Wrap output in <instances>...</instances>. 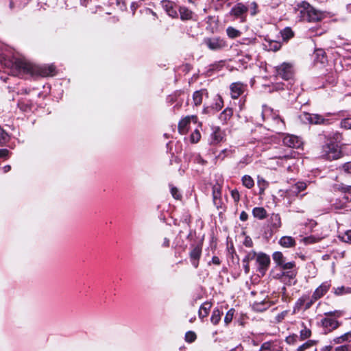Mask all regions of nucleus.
<instances>
[{
	"mask_svg": "<svg viewBox=\"0 0 351 351\" xmlns=\"http://www.w3.org/2000/svg\"><path fill=\"white\" fill-rule=\"evenodd\" d=\"M15 66L20 71L27 73H38L44 77L53 76L56 74V67L52 64L38 67L24 60H17L15 62Z\"/></svg>",
	"mask_w": 351,
	"mask_h": 351,
	"instance_id": "nucleus-1",
	"label": "nucleus"
},
{
	"mask_svg": "<svg viewBox=\"0 0 351 351\" xmlns=\"http://www.w3.org/2000/svg\"><path fill=\"white\" fill-rule=\"evenodd\" d=\"M297 12L301 21L308 22H317L323 19L324 14L322 12L316 10L308 3L302 1L298 5Z\"/></svg>",
	"mask_w": 351,
	"mask_h": 351,
	"instance_id": "nucleus-2",
	"label": "nucleus"
},
{
	"mask_svg": "<svg viewBox=\"0 0 351 351\" xmlns=\"http://www.w3.org/2000/svg\"><path fill=\"white\" fill-rule=\"evenodd\" d=\"M261 114L263 120L271 121V126L274 131L280 132L285 128L284 121L269 107L263 106Z\"/></svg>",
	"mask_w": 351,
	"mask_h": 351,
	"instance_id": "nucleus-3",
	"label": "nucleus"
},
{
	"mask_svg": "<svg viewBox=\"0 0 351 351\" xmlns=\"http://www.w3.org/2000/svg\"><path fill=\"white\" fill-rule=\"evenodd\" d=\"M341 156V152L335 143L326 144L323 147L322 156L327 160H332L338 159Z\"/></svg>",
	"mask_w": 351,
	"mask_h": 351,
	"instance_id": "nucleus-4",
	"label": "nucleus"
},
{
	"mask_svg": "<svg viewBox=\"0 0 351 351\" xmlns=\"http://www.w3.org/2000/svg\"><path fill=\"white\" fill-rule=\"evenodd\" d=\"M257 265V271L262 275H265L270 265V257L263 252L256 254L255 258Z\"/></svg>",
	"mask_w": 351,
	"mask_h": 351,
	"instance_id": "nucleus-5",
	"label": "nucleus"
},
{
	"mask_svg": "<svg viewBox=\"0 0 351 351\" xmlns=\"http://www.w3.org/2000/svg\"><path fill=\"white\" fill-rule=\"evenodd\" d=\"M300 119L304 123L324 124L327 120L318 114H311L306 112H302L299 116Z\"/></svg>",
	"mask_w": 351,
	"mask_h": 351,
	"instance_id": "nucleus-6",
	"label": "nucleus"
},
{
	"mask_svg": "<svg viewBox=\"0 0 351 351\" xmlns=\"http://www.w3.org/2000/svg\"><path fill=\"white\" fill-rule=\"evenodd\" d=\"M272 258L277 266L282 270H290L295 266V263L293 261L286 262L285 257L280 252H275L272 254Z\"/></svg>",
	"mask_w": 351,
	"mask_h": 351,
	"instance_id": "nucleus-7",
	"label": "nucleus"
},
{
	"mask_svg": "<svg viewBox=\"0 0 351 351\" xmlns=\"http://www.w3.org/2000/svg\"><path fill=\"white\" fill-rule=\"evenodd\" d=\"M248 11V7L243 3H237L230 10L229 14L235 19H239L241 21H244L246 14Z\"/></svg>",
	"mask_w": 351,
	"mask_h": 351,
	"instance_id": "nucleus-8",
	"label": "nucleus"
},
{
	"mask_svg": "<svg viewBox=\"0 0 351 351\" xmlns=\"http://www.w3.org/2000/svg\"><path fill=\"white\" fill-rule=\"evenodd\" d=\"M204 43L213 51L220 50L227 46L226 42L219 37L205 38Z\"/></svg>",
	"mask_w": 351,
	"mask_h": 351,
	"instance_id": "nucleus-9",
	"label": "nucleus"
},
{
	"mask_svg": "<svg viewBox=\"0 0 351 351\" xmlns=\"http://www.w3.org/2000/svg\"><path fill=\"white\" fill-rule=\"evenodd\" d=\"M283 144L289 147L298 148L302 145V141L299 137L295 135L286 134L282 138Z\"/></svg>",
	"mask_w": 351,
	"mask_h": 351,
	"instance_id": "nucleus-10",
	"label": "nucleus"
},
{
	"mask_svg": "<svg viewBox=\"0 0 351 351\" xmlns=\"http://www.w3.org/2000/svg\"><path fill=\"white\" fill-rule=\"evenodd\" d=\"M331 283L330 281H325L322 282L313 292V300H319L322 298L330 289Z\"/></svg>",
	"mask_w": 351,
	"mask_h": 351,
	"instance_id": "nucleus-11",
	"label": "nucleus"
},
{
	"mask_svg": "<svg viewBox=\"0 0 351 351\" xmlns=\"http://www.w3.org/2000/svg\"><path fill=\"white\" fill-rule=\"evenodd\" d=\"M191 120H193L194 122H197V116L192 115L191 117H186L185 118L180 120V121L178 123V131L180 134H184L187 132L189 125Z\"/></svg>",
	"mask_w": 351,
	"mask_h": 351,
	"instance_id": "nucleus-12",
	"label": "nucleus"
},
{
	"mask_svg": "<svg viewBox=\"0 0 351 351\" xmlns=\"http://www.w3.org/2000/svg\"><path fill=\"white\" fill-rule=\"evenodd\" d=\"M202 254V247L197 245L193 247L191 250L189 256L192 265L195 268H197L199 265V261Z\"/></svg>",
	"mask_w": 351,
	"mask_h": 351,
	"instance_id": "nucleus-13",
	"label": "nucleus"
},
{
	"mask_svg": "<svg viewBox=\"0 0 351 351\" xmlns=\"http://www.w3.org/2000/svg\"><path fill=\"white\" fill-rule=\"evenodd\" d=\"M277 73L285 80H289L292 75L291 66L290 64L283 63L277 67Z\"/></svg>",
	"mask_w": 351,
	"mask_h": 351,
	"instance_id": "nucleus-14",
	"label": "nucleus"
},
{
	"mask_svg": "<svg viewBox=\"0 0 351 351\" xmlns=\"http://www.w3.org/2000/svg\"><path fill=\"white\" fill-rule=\"evenodd\" d=\"M231 96L233 99H237L244 91V86L239 82L232 83L230 85Z\"/></svg>",
	"mask_w": 351,
	"mask_h": 351,
	"instance_id": "nucleus-15",
	"label": "nucleus"
},
{
	"mask_svg": "<svg viewBox=\"0 0 351 351\" xmlns=\"http://www.w3.org/2000/svg\"><path fill=\"white\" fill-rule=\"evenodd\" d=\"M221 187L219 185H214L213 187V200L215 206L219 208L221 206Z\"/></svg>",
	"mask_w": 351,
	"mask_h": 351,
	"instance_id": "nucleus-16",
	"label": "nucleus"
},
{
	"mask_svg": "<svg viewBox=\"0 0 351 351\" xmlns=\"http://www.w3.org/2000/svg\"><path fill=\"white\" fill-rule=\"evenodd\" d=\"M322 326L329 331L335 330L339 326V322L330 317H326L322 320Z\"/></svg>",
	"mask_w": 351,
	"mask_h": 351,
	"instance_id": "nucleus-17",
	"label": "nucleus"
},
{
	"mask_svg": "<svg viewBox=\"0 0 351 351\" xmlns=\"http://www.w3.org/2000/svg\"><path fill=\"white\" fill-rule=\"evenodd\" d=\"M204 95H208V93L205 89L196 90L193 94V101L195 106H199L202 104L203 97Z\"/></svg>",
	"mask_w": 351,
	"mask_h": 351,
	"instance_id": "nucleus-18",
	"label": "nucleus"
},
{
	"mask_svg": "<svg viewBox=\"0 0 351 351\" xmlns=\"http://www.w3.org/2000/svg\"><path fill=\"white\" fill-rule=\"evenodd\" d=\"M256 256V253L254 251H251L247 252L244 258L243 259V268L245 274H249L250 272V261L255 259Z\"/></svg>",
	"mask_w": 351,
	"mask_h": 351,
	"instance_id": "nucleus-19",
	"label": "nucleus"
},
{
	"mask_svg": "<svg viewBox=\"0 0 351 351\" xmlns=\"http://www.w3.org/2000/svg\"><path fill=\"white\" fill-rule=\"evenodd\" d=\"M279 243L282 247H291L295 246V241L291 237L285 236L280 239Z\"/></svg>",
	"mask_w": 351,
	"mask_h": 351,
	"instance_id": "nucleus-20",
	"label": "nucleus"
},
{
	"mask_svg": "<svg viewBox=\"0 0 351 351\" xmlns=\"http://www.w3.org/2000/svg\"><path fill=\"white\" fill-rule=\"evenodd\" d=\"M211 306L210 302H204L202 304L199 310V317L201 319H203L208 315Z\"/></svg>",
	"mask_w": 351,
	"mask_h": 351,
	"instance_id": "nucleus-21",
	"label": "nucleus"
},
{
	"mask_svg": "<svg viewBox=\"0 0 351 351\" xmlns=\"http://www.w3.org/2000/svg\"><path fill=\"white\" fill-rule=\"evenodd\" d=\"M253 216L258 219H263L267 217V211L263 207H256L252 210Z\"/></svg>",
	"mask_w": 351,
	"mask_h": 351,
	"instance_id": "nucleus-22",
	"label": "nucleus"
},
{
	"mask_svg": "<svg viewBox=\"0 0 351 351\" xmlns=\"http://www.w3.org/2000/svg\"><path fill=\"white\" fill-rule=\"evenodd\" d=\"M333 293L337 296H341L346 294L351 293V287H347L344 286H341L338 287L333 288Z\"/></svg>",
	"mask_w": 351,
	"mask_h": 351,
	"instance_id": "nucleus-23",
	"label": "nucleus"
},
{
	"mask_svg": "<svg viewBox=\"0 0 351 351\" xmlns=\"http://www.w3.org/2000/svg\"><path fill=\"white\" fill-rule=\"evenodd\" d=\"M179 12L182 20H189L192 17V12L186 7H180Z\"/></svg>",
	"mask_w": 351,
	"mask_h": 351,
	"instance_id": "nucleus-24",
	"label": "nucleus"
},
{
	"mask_svg": "<svg viewBox=\"0 0 351 351\" xmlns=\"http://www.w3.org/2000/svg\"><path fill=\"white\" fill-rule=\"evenodd\" d=\"M223 139L221 130L219 127L215 128L212 133V141L213 143H218Z\"/></svg>",
	"mask_w": 351,
	"mask_h": 351,
	"instance_id": "nucleus-25",
	"label": "nucleus"
},
{
	"mask_svg": "<svg viewBox=\"0 0 351 351\" xmlns=\"http://www.w3.org/2000/svg\"><path fill=\"white\" fill-rule=\"evenodd\" d=\"M306 186L307 184L306 182H298L292 186L291 191L293 193L298 194L300 192L304 191Z\"/></svg>",
	"mask_w": 351,
	"mask_h": 351,
	"instance_id": "nucleus-26",
	"label": "nucleus"
},
{
	"mask_svg": "<svg viewBox=\"0 0 351 351\" xmlns=\"http://www.w3.org/2000/svg\"><path fill=\"white\" fill-rule=\"evenodd\" d=\"M223 313H221L219 309H214L213 311L212 316L210 317V321L214 325H217L219 321L221 320V317Z\"/></svg>",
	"mask_w": 351,
	"mask_h": 351,
	"instance_id": "nucleus-27",
	"label": "nucleus"
},
{
	"mask_svg": "<svg viewBox=\"0 0 351 351\" xmlns=\"http://www.w3.org/2000/svg\"><path fill=\"white\" fill-rule=\"evenodd\" d=\"M233 111L231 108H226L219 115V119L226 122L232 116Z\"/></svg>",
	"mask_w": 351,
	"mask_h": 351,
	"instance_id": "nucleus-28",
	"label": "nucleus"
},
{
	"mask_svg": "<svg viewBox=\"0 0 351 351\" xmlns=\"http://www.w3.org/2000/svg\"><path fill=\"white\" fill-rule=\"evenodd\" d=\"M226 33L229 38H236L241 36V33L239 30L233 27H228L226 29Z\"/></svg>",
	"mask_w": 351,
	"mask_h": 351,
	"instance_id": "nucleus-29",
	"label": "nucleus"
},
{
	"mask_svg": "<svg viewBox=\"0 0 351 351\" xmlns=\"http://www.w3.org/2000/svg\"><path fill=\"white\" fill-rule=\"evenodd\" d=\"M281 276L287 278L289 279V285H291L292 284L291 280H294L296 276V271L283 270Z\"/></svg>",
	"mask_w": 351,
	"mask_h": 351,
	"instance_id": "nucleus-30",
	"label": "nucleus"
},
{
	"mask_svg": "<svg viewBox=\"0 0 351 351\" xmlns=\"http://www.w3.org/2000/svg\"><path fill=\"white\" fill-rule=\"evenodd\" d=\"M351 341V331L345 333L344 335L336 338L335 341L337 343H341L344 341Z\"/></svg>",
	"mask_w": 351,
	"mask_h": 351,
	"instance_id": "nucleus-31",
	"label": "nucleus"
},
{
	"mask_svg": "<svg viewBox=\"0 0 351 351\" xmlns=\"http://www.w3.org/2000/svg\"><path fill=\"white\" fill-rule=\"evenodd\" d=\"M331 206L332 208L335 210H340L346 208V205L345 204V202L343 199H336L335 201L332 203Z\"/></svg>",
	"mask_w": 351,
	"mask_h": 351,
	"instance_id": "nucleus-32",
	"label": "nucleus"
},
{
	"mask_svg": "<svg viewBox=\"0 0 351 351\" xmlns=\"http://www.w3.org/2000/svg\"><path fill=\"white\" fill-rule=\"evenodd\" d=\"M242 182L243 184L248 189H251L254 184L253 179L247 175H245L243 177Z\"/></svg>",
	"mask_w": 351,
	"mask_h": 351,
	"instance_id": "nucleus-33",
	"label": "nucleus"
},
{
	"mask_svg": "<svg viewBox=\"0 0 351 351\" xmlns=\"http://www.w3.org/2000/svg\"><path fill=\"white\" fill-rule=\"evenodd\" d=\"M282 37L284 40H288L293 36V32L289 27H286L281 32Z\"/></svg>",
	"mask_w": 351,
	"mask_h": 351,
	"instance_id": "nucleus-34",
	"label": "nucleus"
},
{
	"mask_svg": "<svg viewBox=\"0 0 351 351\" xmlns=\"http://www.w3.org/2000/svg\"><path fill=\"white\" fill-rule=\"evenodd\" d=\"M333 188L335 191H341L344 193L351 192V186H346L343 184H335Z\"/></svg>",
	"mask_w": 351,
	"mask_h": 351,
	"instance_id": "nucleus-35",
	"label": "nucleus"
},
{
	"mask_svg": "<svg viewBox=\"0 0 351 351\" xmlns=\"http://www.w3.org/2000/svg\"><path fill=\"white\" fill-rule=\"evenodd\" d=\"M9 140V136L8 133L0 127V145H5Z\"/></svg>",
	"mask_w": 351,
	"mask_h": 351,
	"instance_id": "nucleus-36",
	"label": "nucleus"
},
{
	"mask_svg": "<svg viewBox=\"0 0 351 351\" xmlns=\"http://www.w3.org/2000/svg\"><path fill=\"white\" fill-rule=\"evenodd\" d=\"M272 226L273 227L278 228L281 226L280 217L278 214H273L271 216Z\"/></svg>",
	"mask_w": 351,
	"mask_h": 351,
	"instance_id": "nucleus-37",
	"label": "nucleus"
},
{
	"mask_svg": "<svg viewBox=\"0 0 351 351\" xmlns=\"http://www.w3.org/2000/svg\"><path fill=\"white\" fill-rule=\"evenodd\" d=\"M339 237L342 241L351 243V230L346 231L342 235L339 236Z\"/></svg>",
	"mask_w": 351,
	"mask_h": 351,
	"instance_id": "nucleus-38",
	"label": "nucleus"
},
{
	"mask_svg": "<svg viewBox=\"0 0 351 351\" xmlns=\"http://www.w3.org/2000/svg\"><path fill=\"white\" fill-rule=\"evenodd\" d=\"M196 334L193 331H188L185 335V340L189 343H192L196 339Z\"/></svg>",
	"mask_w": 351,
	"mask_h": 351,
	"instance_id": "nucleus-39",
	"label": "nucleus"
},
{
	"mask_svg": "<svg viewBox=\"0 0 351 351\" xmlns=\"http://www.w3.org/2000/svg\"><path fill=\"white\" fill-rule=\"evenodd\" d=\"M317 60L321 63L324 64L326 61V58L324 54V51L322 49L317 50Z\"/></svg>",
	"mask_w": 351,
	"mask_h": 351,
	"instance_id": "nucleus-40",
	"label": "nucleus"
},
{
	"mask_svg": "<svg viewBox=\"0 0 351 351\" xmlns=\"http://www.w3.org/2000/svg\"><path fill=\"white\" fill-rule=\"evenodd\" d=\"M234 310L233 308L230 309L227 312V313L225 316V318H224V322L226 325H228V324H230L232 322L233 315H234Z\"/></svg>",
	"mask_w": 351,
	"mask_h": 351,
	"instance_id": "nucleus-41",
	"label": "nucleus"
},
{
	"mask_svg": "<svg viewBox=\"0 0 351 351\" xmlns=\"http://www.w3.org/2000/svg\"><path fill=\"white\" fill-rule=\"evenodd\" d=\"M170 189H171V193L175 199H180L181 198L182 195L180 193L178 189L176 186H173V185H170Z\"/></svg>",
	"mask_w": 351,
	"mask_h": 351,
	"instance_id": "nucleus-42",
	"label": "nucleus"
},
{
	"mask_svg": "<svg viewBox=\"0 0 351 351\" xmlns=\"http://www.w3.org/2000/svg\"><path fill=\"white\" fill-rule=\"evenodd\" d=\"M341 126L345 129H351V117H348L341 121Z\"/></svg>",
	"mask_w": 351,
	"mask_h": 351,
	"instance_id": "nucleus-43",
	"label": "nucleus"
},
{
	"mask_svg": "<svg viewBox=\"0 0 351 351\" xmlns=\"http://www.w3.org/2000/svg\"><path fill=\"white\" fill-rule=\"evenodd\" d=\"M314 343L315 342L312 340L308 341L307 342L299 346L297 349V351H304L306 349L313 346Z\"/></svg>",
	"mask_w": 351,
	"mask_h": 351,
	"instance_id": "nucleus-44",
	"label": "nucleus"
},
{
	"mask_svg": "<svg viewBox=\"0 0 351 351\" xmlns=\"http://www.w3.org/2000/svg\"><path fill=\"white\" fill-rule=\"evenodd\" d=\"M167 14L171 16H176L177 15L176 12L174 10L171 2L168 1L166 4Z\"/></svg>",
	"mask_w": 351,
	"mask_h": 351,
	"instance_id": "nucleus-45",
	"label": "nucleus"
},
{
	"mask_svg": "<svg viewBox=\"0 0 351 351\" xmlns=\"http://www.w3.org/2000/svg\"><path fill=\"white\" fill-rule=\"evenodd\" d=\"M201 135L197 130H195L191 135V140L193 143H197L200 139Z\"/></svg>",
	"mask_w": 351,
	"mask_h": 351,
	"instance_id": "nucleus-46",
	"label": "nucleus"
},
{
	"mask_svg": "<svg viewBox=\"0 0 351 351\" xmlns=\"http://www.w3.org/2000/svg\"><path fill=\"white\" fill-rule=\"evenodd\" d=\"M281 47V44L276 41H271L269 43V49L274 51L279 50Z\"/></svg>",
	"mask_w": 351,
	"mask_h": 351,
	"instance_id": "nucleus-47",
	"label": "nucleus"
},
{
	"mask_svg": "<svg viewBox=\"0 0 351 351\" xmlns=\"http://www.w3.org/2000/svg\"><path fill=\"white\" fill-rule=\"evenodd\" d=\"M311 335V331L306 328H304V329H303L300 331V337L302 339H305L306 338H308Z\"/></svg>",
	"mask_w": 351,
	"mask_h": 351,
	"instance_id": "nucleus-48",
	"label": "nucleus"
},
{
	"mask_svg": "<svg viewBox=\"0 0 351 351\" xmlns=\"http://www.w3.org/2000/svg\"><path fill=\"white\" fill-rule=\"evenodd\" d=\"M306 300H307V297H304V296L299 298L295 304L294 311H295L296 308H300L302 305H304L305 304V302Z\"/></svg>",
	"mask_w": 351,
	"mask_h": 351,
	"instance_id": "nucleus-49",
	"label": "nucleus"
},
{
	"mask_svg": "<svg viewBox=\"0 0 351 351\" xmlns=\"http://www.w3.org/2000/svg\"><path fill=\"white\" fill-rule=\"evenodd\" d=\"M259 351H272L271 343L270 342H265L261 346Z\"/></svg>",
	"mask_w": 351,
	"mask_h": 351,
	"instance_id": "nucleus-50",
	"label": "nucleus"
},
{
	"mask_svg": "<svg viewBox=\"0 0 351 351\" xmlns=\"http://www.w3.org/2000/svg\"><path fill=\"white\" fill-rule=\"evenodd\" d=\"M231 196L234 200L235 202H237L239 201L240 199V195L237 190H232L231 191Z\"/></svg>",
	"mask_w": 351,
	"mask_h": 351,
	"instance_id": "nucleus-51",
	"label": "nucleus"
},
{
	"mask_svg": "<svg viewBox=\"0 0 351 351\" xmlns=\"http://www.w3.org/2000/svg\"><path fill=\"white\" fill-rule=\"evenodd\" d=\"M243 245L247 247H251L253 245V242L250 237H246L244 241Z\"/></svg>",
	"mask_w": 351,
	"mask_h": 351,
	"instance_id": "nucleus-52",
	"label": "nucleus"
},
{
	"mask_svg": "<svg viewBox=\"0 0 351 351\" xmlns=\"http://www.w3.org/2000/svg\"><path fill=\"white\" fill-rule=\"evenodd\" d=\"M350 346H348V345L340 346L337 347L335 349V351H350Z\"/></svg>",
	"mask_w": 351,
	"mask_h": 351,
	"instance_id": "nucleus-53",
	"label": "nucleus"
},
{
	"mask_svg": "<svg viewBox=\"0 0 351 351\" xmlns=\"http://www.w3.org/2000/svg\"><path fill=\"white\" fill-rule=\"evenodd\" d=\"M308 299V301L304 304H305V310H307L313 304L317 301V300H313V295L311 296V299Z\"/></svg>",
	"mask_w": 351,
	"mask_h": 351,
	"instance_id": "nucleus-54",
	"label": "nucleus"
},
{
	"mask_svg": "<svg viewBox=\"0 0 351 351\" xmlns=\"http://www.w3.org/2000/svg\"><path fill=\"white\" fill-rule=\"evenodd\" d=\"M327 316H336L340 317L341 315V312L339 311H330L325 313Z\"/></svg>",
	"mask_w": 351,
	"mask_h": 351,
	"instance_id": "nucleus-55",
	"label": "nucleus"
},
{
	"mask_svg": "<svg viewBox=\"0 0 351 351\" xmlns=\"http://www.w3.org/2000/svg\"><path fill=\"white\" fill-rule=\"evenodd\" d=\"M287 311H282V313H280V314H278L277 316H276V319L278 322H281L282 319H284V318L285 317V316L287 315Z\"/></svg>",
	"mask_w": 351,
	"mask_h": 351,
	"instance_id": "nucleus-56",
	"label": "nucleus"
},
{
	"mask_svg": "<svg viewBox=\"0 0 351 351\" xmlns=\"http://www.w3.org/2000/svg\"><path fill=\"white\" fill-rule=\"evenodd\" d=\"M343 169L346 172H347L348 173H351V162H348L345 163L343 165Z\"/></svg>",
	"mask_w": 351,
	"mask_h": 351,
	"instance_id": "nucleus-57",
	"label": "nucleus"
},
{
	"mask_svg": "<svg viewBox=\"0 0 351 351\" xmlns=\"http://www.w3.org/2000/svg\"><path fill=\"white\" fill-rule=\"evenodd\" d=\"M9 153L10 152L7 149H0V158L7 157Z\"/></svg>",
	"mask_w": 351,
	"mask_h": 351,
	"instance_id": "nucleus-58",
	"label": "nucleus"
},
{
	"mask_svg": "<svg viewBox=\"0 0 351 351\" xmlns=\"http://www.w3.org/2000/svg\"><path fill=\"white\" fill-rule=\"evenodd\" d=\"M218 99H219V101H217L216 104H215L216 105L215 108H216L217 111L220 110L223 107V101H222L221 98L219 97Z\"/></svg>",
	"mask_w": 351,
	"mask_h": 351,
	"instance_id": "nucleus-59",
	"label": "nucleus"
},
{
	"mask_svg": "<svg viewBox=\"0 0 351 351\" xmlns=\"http://www.w3.org/2000/svg\"><path fill=\"white\" fill-rule=\"evenodd\" d=\"M248 215L245 212L242 211L240 214V219L243 221H245L247 219Z\"/></svg>",
	"mask_w": 351,
	"mask_h": 351,
	"instance_id": "nucleus-60",
	"label": "nucleus"
},
{
	"mask_svg": "<svg viewBox=\"0 0 351 351\" xmlns=\"http://www.w3.org/2000/svg\"><path fill=\"white\" fill-rule=\"evenodd\" d=\"M169 244H170L169 239L166 237L164 238L163 241L162 243V246L164 247H168L169 246Z\"/></svg>",
	"mask_w": 351,
	"mask_h": 351,
	"instance_id": "nucleus-61",
	"label": "nucleus"
},
{
	"mask_svg": "<svg viewBox=\"0 0 351 351\" xmlns=\"http://www.w3.org/2000/svg\"><path fill=\"white\" fill-rule=\"evenodd\" d=\"M252 10L251 14L252 15H255L256 14V12H257V11H256L257 4H256V3L253 2L252 3Z\"/></svg>",
	"mask_w": 351,
	"mask_h": 351,
	"instance_id": "nucleus-62",
	"label": "nucleus"
},
{
	"mask_svg": "<svg viewBox=\"0 0 351 351\" xmlns=\"http://www.w3.org/2000/svg\"><path fill=\"white\" fill-rule=\"evenodd\" d=\"M212 263L215 265H219L220 264V260L217 256H213L212 258Z\"/></svg>",
	"mask_w": 351,
	"mask_h": 351,
	"instance_id": "nucleus-63",
	"label": "nucleus"
},
{
	"mask_svg": "<svg viewBox=\"0 0 351 351\" xmlns=\"http://www.w3.org/2000/svg\"><path fill=\"white\" fill-rule=\"evenodd\" d=\"M295 341V337H288L287 339H286V341L291 344V343H294Z\"/></svg>",
	"mask_w": 351,
	"mask_h": 351,
	"instance_id": "nucleus-64",
	"label": "nucleus"
}]
</instances>
